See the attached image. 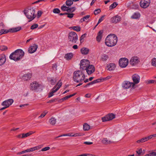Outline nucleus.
<instances>
[{"instance_id": "50", "label": "nucleus", "mask_w": 156, "mask_h": 156, "mask_svg": "<svg viewBox=\"0 0 156 156\" xmlns=\"http://www.w3.org/2000/svg\"><path fill=\"white\" fill-rule=\"evenodd\" d=\"M87 35V34L85 33L83 34L80 37V42L82 43L81 41L84 39V38L86 37Z\"/></svg>"}, {"instance_id": "38", "label": "nucleus", "mask_w": 156, "mask_h": 156, "mask_svg": "<svg viewBox=\"0 0 156 156\" xmlns=\"http://www.w3.org/2000/svg\"><path fill=\"white\" fill-rule=\"evenodd\" d=\"M144 156H156V152H152L149 154H146Z\"/></svg>"}, {"instance_id": "51", "label": "nucleus", "mask_w": 156, "mask_h": 156, "mask_svg": "<svg viewBox=\"0 0 156 156\" xmlns=\"http://www.w3.org/2000/svg\"><path fill=\"white\" fill-rule=\"evenodd\" d=\"M56 81L57 80H56V79H51V84L52 85H54Z\"/></svg>"}, {"instance_id": "57", "label": "nucleus", "mask_w": 156, "mask_h": 156, "mask_svg": "<svg viewBox=\"0 0 156 156\" xmlns=\"http://www.w3.org/2000/svg\"><path fill=\"white\" fill-rule=\"evenodd\" d=\"M42 13V12L41 11H39L37 12V16L38 17H40Z\"/></svg>"}, {"instance_id": "5", "label": "nucleus", "mask_w": 156, "mask_h": 156, "mask_svg": "<svg viewBox=\"0 0 156 156\" xmlns=\"http://www.w3.org/2000/svg\"><path fill=\"white\" fill-rule=\"evenodd\" d=\"M68 40L73 43H75L78 40L77 35L74 32H71L69 33L68 35Z\"/></svg>"}, {"instance_id": "31", "label": "nucleus", "mask_w": 156, "mask_h": 156, "mask_svg": "<svg viewBox=\"0 0 156 156\" xmlns=\"http://www.w3.org/2000/svg\"><path fill=\"white\" fill-rule=\"evenodd\" d=\"M148 140L147 137L142 138L141 139L137 141L136 142L138 143H142Z\"/></svg>"}, {"instance_id": "60", "label": "nucleus", "mask_w": 156, "mask_h": 156, "mask_svg": "<svg viewBox=\"0 0 156 156\" xmlns=\"http://www.w3.org/2000/svg\"><path fill=\"white\" fill-rule=\"evenodd\" d=\"M46 0H38L37 1H36V2H34L32 4H33L37 3H38L39 2H42V1L45 2L46 1Z\"/></svg>"}, {"instance_id": "7", "label": "nucleus", "mask_w": 156, "mask_h": 156, "mask_svg": "<svg viewBox=\"0 0 156 156\" xmlns=\"http://www.w3.org/2000/svg\"><path fill=\"white\" fill-rule=\"evenodd\" d=\"M62 85V82L59 81L57 84L54 87L52 90V91L49 94L48 97L50 98L54 95L53 93L56 92L60 87Z\"/></svg>"}, {"instance_id": "30", "label": "nucleus", "mask_w": 156, "mask_h": 156, "mask_svg": "<svg viewBox=\"0 0 156 156\" xmlns=\"http://www.w3.org/2000/svg\"><path fill=\"white\" fill-rule=\"evenodd\" d=\"M118 5V4L117 2H115L111 4L109 7V9L110 10H111L112 9L116 7Z\"/></svg>"}, {"instance_id": "49", "label": "nucleus", "mask_w": 156, "mask_h": 156, "mask_svg": "<svg viewBox=\"0 0 156 156\" xmlns=\"http://www.w3.org/2000/svg\"><path fill=\"white\" fill-rule=\"evenodd\" d=\"M50 149V147H46L42 149L41 151H44L49 150Z\"/></svg>"}, {"instance_id": "61", "label": "nucleus", "mask_w": 156, "mask_h": 156, "mask_svg": "<svg viewBox=\"0 0 156 156\" xmlns=\"http://www.w3.org/2000/svg\"><path fill=\"white\" fill-rule=\"evenodd\" d=\"M90 17V15H87L85 16H84L83 17L84 19L85 20H87V19L89 18Z\"/></svg>"}, {"instance_id": "35", "label": "nucleus", "mask_w": 156, "mask_h": 156, "mask_svg": "<svg viewBox=\"0 0 156 156\" xmlns=\"http://www.w3.org/2000/svg\"><path fill=\"white\" fill-rule=\"evenodd\" d=\"M69 7L63 5L61 7V10L63 11H67L68 12Z\"/></svg>"}, {"instance_id": "32", "label": "nucleus", "mask_w": 156, "mask_h": 156, "mask_svg": "<svg viewBox=\"0 0 156 156\" xmlns=\"http://www.w3.org/2000/svg\"><path fill=\"white\" fill-rule=\"evenodd\" d=\"M102 143L105 144H107L111 143L112 142L110 140L108 141L107 139L106 138H104L102 140Z\"/></svg>"}, {"instance_id": "2", "label": "nucleus", "mask_w": 156, "mask_h": 156, "mask_svg": "<svg viewBox=\"0 0 156 156\" xmlns=\"http://www.w3.org/2000/svg\"><path fill=\"white\" fill-rule=\"evenodd\" d=\"M24 55V51L21 49H18L11 53L9 56L10 59L15 61L20 60Z\"/></svg>"}, {"instance_id": "45", "label": "nucleus", "mask_w": 156, "mask_h": 156, "mask_svg": "<svg viewBox=\"0 0 156 156\" xmlns=\"http://www.w3.org/2000/svg\"><path fill=\"white\" fill-rule=\"evenodd\" d=\"M53 12L55 13H59L60 12V11L58 9L55 8L53 9Z\"/></svg>"}, {"instance_id": "9", "label": "nucleus", "mask_w": 156, "mask_h": 156, "mask_svg": "<svg viewBox=\"0 0 156 156\" xmlns=\"http://www.w3.org/2000/svg\"><path fill=\"white\" fill-rule=\"evenodd\" d=\"M31 90H36L41 88V85L36 81H34L31 83L30 85Z\"/></svg>"}, {"instance_id": "6", "label": "nucleus", "mask_w": 156, "mask_h": 156, "mask_svg": "<svg viewBox=\"0 0 156 156\" xmlns=\"http://www.w3.org/2000/svg\"><path fill=\"white\" fill-rule=\"evenodd\" d=\"M22 28L20 27H18L15 28H11L9 30H5L4 29H2L0 30V35L3 34H6L8 32H17L21 29Z\"/></svg>"}, {"instance_id": "48", "label": "nucleus", "mask_w": 156, "mask_h": 156, "mask_svg": "<svg viewBox=\"0 0 156 156\" xmlns=\"http://www.w3.org/2000/svg\"><path fill=\"white\" fill-rule=\"evenodd\" d=\"M67 17H68L70 18H72L73 17V16L74 15V14L73 13H68V14H67Z\"/></svg>"}, {"instance_id": "26", "label": "nucleus", "mask_w": 156, "mask_h": 156, "mask_svg": "<svg viewBox=\"0 0 156 156\" xmlns=\"http://www.w3.org/2000/svg\"><path fill=\"white\" fill-rule=\"evenodd\" d=\"M69 28L70 29H73L74 30L79 32L80 31L81 28L78 26L70 27Z\"/></svg>"}, {"instance_id": "14", "label": "nucleus", "mask_w": 156, "mask_h": 156, "mask_svg": "<svg viewBox=\"0 0 156 156\" xmlns=\"http://www.w3.org/2000/svg\"><path fill=\"white\" fill-rule=\"evenodd\" d=\"M86 71L88 75H90L95 71V68L92 65H89L86 67Z\"/></svg>"}, {"instance_id": "27", "label": "nucleus", "mask_w": 156, "mask_h": 156, "mask_svg": "<svg viewBox=\"0 0 156 156\" xmlns=\"http://www.w3.org/2000/svg\"><path fill=\"white\" fill-rule=\"evenodd\" d=\"M6 61V58L5 56H2L0 57V66L3 64Z\"/></svg>"}, {"instance_id": "56", "label": "nucleus", "mask_w": 156, "mask_h": 156, "mask_svg": "<svg viewBox=\"0 0 156 156\" xmlns=\"http://www.w3.org/2000/svg\"><path fill=\"white\" fill-rule=\"evenodd\" d=\"M136 152L139 155H140L142 153V149L140 148L138 151H136Z\"/></svg>"}, {"instance_id": "13", "label": "nucleus", "mask_w": 156, "mask_h": 156, "mask_svg": "<svg viewBox=\"0 0 156 156\" xmlns=\"http://www.w3.org/2000/svg\"><path fill=\"white\" fill-rule=\"evenodd\" d=\"M122 86L125 89H128L131 87L133 88L134 86V84L133 83V82L125 81L122 83Z\"/></svg>"}, {"instance_id": "34", "label": "nucleus", "mask_w": 156, "mask_h": 156, "mask_svg": "<svg viewBox=\"0 0 156 156\" xmlns=\"http://www.w3.org/2000/svg\"><path fill=\"white\" fill-rule=\"evenodd\" d=\"M140 14L139 13H135L131 16L133 19H137L140 17Z\"/></svg>"}, {"instance_id": "53", "label": "nucleus", "mask_w": 156, "mask_h": 156, "mask_svg": "<svg viewBox=\"0 0 156 156\" xmlns=\"http://www.w3.org/2000/svg\"><path fill=\"white\" fill-rule=\"evenodd\" d=\"M84 134L83 133H76L74 135L72 136H82Z\"/></svg>"}, {"instance_id": "54", "label": "nucleus", "mask_w": 156, "mask_h": 156, "mask_svg": "<svg viewBox=\"0 0 156 156\" xmlns=\"http://www.w3.org/2000/svg\"><path fill=\"white\" fill-rule=\"evenodd\" d=\"M70 136L71 135L69 134H64L63 135H61L60 136H59L56 137H55V138H58V137L62 136Z\"/></svg>"}, {"instance_id": "41", "label": "nucleus", "mask_w": 156, "mask_h": 156, "mask_svg": "<svg viewBox=\"0 0 156 156\" xmlns=\"http://www.w3.org/2000/svg\"><path fill=\"white\" fill-rule=\"evenodd\" d=\"M76 9L75 7H72V8H69V9L68 12H74Z\"/></svg>"}, {"instance_id": "18", "label": "nucleus", "mask_w": 156, "mask_h": 156, "mask_svg": "<svg viewBox=\"0 0 156 156\" xmlns=\"http://www.w3.org/2000/svg\"><path fill=\"white\" fill-rule=\"evenodd\" d=\"M38 48L37 45L34 44L33 46L29 48L28 51L30 53H32L34 52L37 50Z\"/></svg>"}, {"instance_id": "16", "label": "nucleus", "mask_w": 156, "mask_h": 156, "mask_svg": "<svg viewBox=\"0 0 156 156\" xmlns=\"http://www.w3.org/2000/svg\"><path fill=\"white\" fill-rule=\"evenodd\" d=\"M132 80L133 82V83L135 84H138L139 83L140 80V77L137 74H133L132 76Z\"/></svg>"}, {"instance_id": "42", "label": "nucleus", "mask_w": 156, "mask_h": 156, "mask_svg": "<svg viewBox=\"0 0 156 156\" xmlns=\"http://www.w3.org/2000/svg\"><path fill=\"white\" fill-rule=\"evenodd\" d=\"M105 16V15H103L99 18L98 22L97 23V24H98L104 20Z\"/></svg>"}, {"instance_id": "3", "label": "nucleus", "mask_w": 156, "mask_h": 156, "mask_svg": "<svg viewBox=\"0 0 156 156\" xmlns=\"http://www.w3.org/2000/svg\"><path fill=\"white\" fill-rule=\"evenodd\" d=\"M85 78V74L82 71L78 70L74 72L73 74V80L76 83L81 82Z\"/></svg>"}, {"instance_id": "44", "label": "nucleus", "mask_w": 156, "mask_h": 156, "mask_svg": "<svg viewBox=\"0 0 156 156\" xmlns=\"http://www.w3.org/2000/svg\"><path fill=\"white\" fill-rule=\"evenodd\" d=\"M101 12L100 9H98L95 10L94 12V14L95 15H96L99 13Z\"/></svg>"}, {"instance_id": "47", "label": "nucleus", "mask_w": 156, "mask_h": 156, "mask_svg": "<svg viewBox=\"0 0 156 156\" xmlns=\"http://www.w3.org/2000/svg\"><path fill=\"white\" fill-rule=\"evenodd\" d=\"M8 49V48L5 46H2L0 47V49L1 51L6 50Z\"/></svg>"}, {"instance_id": "4", "label": "nucleus", "mask_w": 156, "mask_h": 156, "mask_svg": "<svg viewBox=\"0 0 156 156\" xmlns=\"http://www.w3.org/2000/svg\"><path fill=\"white\" fill-rule=\"evenodd\" d=\"M23 12L27 18L29 20V22L32 20L36 17L35 14V10L33 8L28 9L27 10H24Z\"/></svg>"}, {"instance_id": "29", "label": "nucleus", "mask_w": 156, "mask_h": 156, "mask_svg": "<svg viewBox=\"0 0 156 156\" xmlns=\"http://www.w3.org/2000/svg\"><path fill=\"white\" fill-rule=\"evenodd\" d=\"M108 58V56L107 55L104 54L101 55V60L103 61H106Z\"/></svg>"}, {"instance_id": "33", "label": "nucleus", "mask_w": 156, "mask_h": 156, "mask_svg": "<svg viewBox=\"0 0 156 156\" xmlns=\"http://www.w3.org/2000/svg\"><path fill=\"white\" fill-rule=\"evenodd\" d=\"M90 128V126L87 123H85L83 125V129L84 131H87Z\"/></svg>"}, {"instance_id": "25", "label": "nucleus", "mask_w": 156, "mask_h": 156, "mask_svg": "<svg viewBox=\"0 0 156 156\" xmlns=\"http://www.w3.org/2000/svg\"><path fill=\"white\" fill-rule=\"evenodd\" d=\"M35 132H33L32 131H30V132L27 133H23L22 134V136L21 137L22 138H24L27 137L28 136H29L30 135H31L33 133H34Z\"/></svg>"}, {"instance_id": "11", "label": "nucleus", "mask_w": 156, "mask_h": 156, "mask_svg": "<svg viewBox=\"0 0 156 156\" xmlns=\"http://www.w3.org/2000/svg\"><path fill=\"white\" fill-rule=\"evenodd\" d=\"M115 118V115L113 113H109L105 116L102 118V122H105L112 120Z\"/></svg>"}, {"instance_id": "21", "label": "nucleus", "mask_w": 156, "mask_h": 156, "mask_svg": "<svg viewBox=\"0 0 156 156\" xmlns=\"http://www.w3.org/2000/svg\"><path fill=\"white\" fill-rule=\"evenodd\" d=\"M107 67L108 70L109 71H111L114 69L115 67V65L114 63H112L107 65Z\"/></svg>"}, {"instance_id": "10", "label": "nucleus", "mask_w": 156, "mask_h": 156, "mask_svg": "<svg viewBox=\"0 0 156 156\" xmlns=\"http://www.w3.org/2000/svg\"><path fill=\"white\" fill-rule=\"evenodd\" d=\"M140 62L139 58L137 56H133L130 59L129 63L132 66H135Z\"/></svg>"}, {"instance_id": "15", "label": "nucleus", "mask_w": 156, "mask_h": 156, "mask_svg": "<svg viewBox=\"0 0 156 156\" xmlns=\"http://www.w3.org/2000/svg\"><path fill=\"white\" fill-rule=\"evenodd\" d=\"M13 102V100L12 99H8L5 100L2 103V105L4 106H5L7 108L9 107Z\"/></svg>"}, {"instance_id": "20", "label": "nucleus", "mask_w": 156, "mask_h": 156, "mask_svg": "<svg viewBox=\"0 0 156 156\" xmlns=\"http://www.w3.org/2000/svg\"><path fill=\"white\" fill-rule=\"evenodd\" d=\"M90 62L89 60L87 59H83L80 61V65L87 67L90 65Z\"/></svg>"}, {"instance_id": "46", "label": "nucleus", "mask_w": 156, "mask_h": 156, "mask_svg": "<svg viewBox=\"0 0 156 156\" xmlns=\"http://www.w3.org/2000/svg\"><path fill=\"white\" fill-rule=\"evenodd\" d=\"M48 112L46 111H44L41 115L39 117V118L44 117L47 113Z\"/></svg>"}, {"instance_id": "37", "label": "nucleus", "mask_w": 156, "mask_h": 156, "mask_svg": "<svg viewBox=\"0 0 156 156\" xmlns=\"http://www.w3.org/2000/svg\"><path fill=\"white\" fill-rule=\"evenodd\" d=\"M104 79H104L103 78H100L96 80H94V83L95 84L96 83H99L101 81H104Z\"/></svg>"}, {"instance_id": "62", "label": "nucleus", "mask_w": 156, "mask_h": 156, "mask_svg": "<svg viewBox=\"0 0 156 156\" xmlns=\"http://www.w3.org/2000/svg\"><path fill=\"white\" fill-rule=\"evenodd\" d=\"M84 144L87 145H90L92 144L93 143L92 142L86 141L84 142Z\"/></svg>"}, {"instance_id": "64", "label": "nucleus", "mask_w": 156, "mask_h": 156, "mask_svg": "<svg viewBox=\"0 0 156 156\" xmlns=\"http://www.w3.org/2000/svg\"><path fill=\"white\" fill-rule=\"evenodd\" d=\"M24 153H25V150L23 151H21V152H19L17 154H19V155H20V154H23Z\"/></svg>"}, {"instance_id": "36", "label": "nucleus", "mask_w": 156, "mask_h": 156, "mask_svg": "<svg viewBox=\"0 0 156 156\" xmlns=\"http://www.w3.org/2000/svg\"><path fill=\"white\" fill-rule=\"evenodd\" d=\"M66 4L67 6H69L73 4V2L72 0H67L66 1Z\"/></svg>"}, {"instance_id": "28", "label": "nucleus", "mask_w": 156, "mask_h": 156, "mask_svg": "<svg viewBox=\"0 0 156 156\" xmlns=\"http://www.w3.org/2000/svg\"><path fill=\"white\" fill-rule=\"evenodd\" d=\"M56 122V119L54 117H52L49 119V122L50 124L52 125L55 124Z\"/></svg>"}, {"instance_id": "43", "label": "nucleus", "mask_w": 156, "mask_h": 156, "mask_svg": "<svg viewBox=\"0 0 156 156\" xmlns=\"http://www.w3.org/2000/svg\"><path fill=\"white\" fill-rule=\"evenodd\" d=\"M38 27V25L37 24L35 23L31 26L30 29L32 30H34L37 28Z\"/></svg>"}, {"instance_id": "22", "label": "nucleus", "mask_w": 156, "mask_h": 156, "mask_svg": "<svg viewBox=\"0 0 156 156\" xmlns=\"http://www.w3.org/2000/svg\"><path fill=\"white\" fill-rule=\"evenodd\" d=\"M103 33V31L102 30H101L99 31L98 34L97 36L96 37L97 41L99 42L102 37V34Z\"/></svg>"}, {"instance_id": "52", "label": "nucleus", "mask_w": 156, "mask_h": 156, "mask_svg": "<svg viewBox=\"0 0 156 156\" xmlns=\"http://www.w3.org/2000/svg\"><path fill=\"white\" fill-rule=\"evenodd\" d=\"M57 65L56 64H53L52 66V68L54 71H56L57 70Z\"/></svg>"}, {"instance_id": "39", "label": "nucleus", "mask_w": 156, "mask_h": 156, "mask_svg": "<svg viewBox=\"0 0 156 156\" xmlns=\"http://www.w3.org/2000/svg\"><path fill=\"white\" fill-rule=\"evenodd\" d=\"M151 64L154 66H156V58H154L152 60Z\"/></svg>"}, {"instance_id": "24", "label": "nucleus", "mask_w": 156, "mask_h": 156, "mask_svg": "<svg viewBox=\"0 0 156 156\" xmlns=\"http://www.w3.org/2000/svg\"><path fill=\"white\" fill-rule=\"evenodd\" d=\"M89 49L87 48H83L81 49V53L84 55L87 54L89 52Z\"/></svg>"}, {"instance_id": "17", "label": "nucleus", "mask_w": 156, "mask_h": 156, "mask_svg": "<svg viewBox=\"0 0 156 156\" xmlns=\"http://www.w3.org/2000/svg\"><path fill=\"white\" fill-rule=\"evenodd\" d=\"M121 17L118 15H116L115 16L112 17L111 18V22L113 23H117L120 22L121 20Z\"/></svg>"}, {"instance_id": "58", "label": "nucleus", "mask_w": 156, "mask_h": 156, "mask_svg": "<svg viewBox=\"0 0 156 156\" xmlns=\"http://www.w3.org/2000/svg\"><path fill=\"white\" fill-rule=\"evenodd\" d=\"M84 156H95V155L92 154H84Z\"/></svg>"}, {"instance_id": "1", "label": "nucleus", "mask_w": 156, "mask_h": 156, "mask_svg": "<svg viewBox=\"0 0 156 156\" xmlns=\"http://www.w3.org/2000/svg\"><path fill=\"white\" fill-rule=\"evenodd\" d=\"M117 37L114 34L108 35L105 40V44L108 47H112L115 46L117 42Z\"/></svg>"}, {"instance_id": "40", "label": "nucleus", "mask_w": 156, "mask_h": 156, "mask_svg": "<svg viewBox=\"0 0 156 156\" xmlns=\"http://www.w3.org/2000/svg\"><path fill=\"white\" fill-rule=\"evenodd\" d=\"M39 148V146H36L30 148V152H32L35 151L36 150H38Z\"/></svg>"}, {"instance_id": "59", "label": "nucleus", "mask_w": 156, "mask_h": 156, "mask_svg": "<svg viewBox=\"0 0 156 156\" xmlns=\"http://www.w3.org/2000/svg\"><path fill=\"white\" fill-rule=\"evenodd\" d=\"M87 67L86 66H83L80 65V68L83 70H86V67Z\"/></svg>"}, {"instance_id": "12", "label": "nucleus", "mask_w": 156, "mask_h": 156, "mask_svg": "<svg viewBox=\"0 0 156 156\" xmlns=\"http://www.w3.org/2000/svg\"><path fill=\"white\" fill-rule=\"evenodd\" d=\"M150 3V0H141L140 3V4L141 7L146 8L149 6Z\"/></svg>"}, {"instance_id": "8", "label": "nucleus", "mask_w": 156, "mask_h": 156, "mask_svg": "<svg viewBox=\"0 0 156 156\" xmlns=\"http://www.w3.org/2000/svg\"><path fill=\"white\" fill-rule=\"evenodd\" d=\"M129 63V60L128 59L124 58H122L119 60V65L122 68H125L128 65Z\"/></svg>"}, {"instance_id": "63", "label": "nucleus", "mask_w": 156, "mask_h": 156, "mask_svg": "<svg viewBox=\"0 0 156 156\" xmlns=\"http://www.w3.org/2000/svg\"><path fill=\"white\" fill-rule=\"evenodd\" d=\"M68 98H68V96H67L63 98H62L61 100H62V101H64L65 100H67Z\"/></svg>"}, {"instance_id": "55", "label": "nucleus", "mask_w": 156, "mask_h": 156, "mask_svg": "<svg viewBox=\"0 0 156 156\" xmlns=\"http://www.w3.org/2000/svg\"><path fill=\"white\" fill-rule=\"evenodd\" d=\"M148 83L156 84V81L154 80H150L148 81Z\"/></svg>"}, {"instance_id": "23", "label": "nucleus", "mask_w": 156, "mask_h": 156, "mask_svg": "<svg viewBox=\"0 0 156 156\" xmlns=\"http://www.w3.org/2000/svg\"><path fill=\"white\" fill-rule=\"evenodd\" d=\"M73 56V54L72 53H68L65 54L64 58L67 60H69L71 59Z\"/></svg>"}, {"instance_id": "19", "label": "nucleus", "mask_w": 156, "mask_h": 156, "mask_svg": "<svg viewBox=\"0 0 156 156\" xmlns=\"http://www.w3.org/2000/svg\"><path fill=\"white\" fill-rule=\"evenodd\" d=\"M32 75L30 73H27L24 74L22 76V79L24 81L30 80L31 77Z\"/></svg>"}]
</instances>
